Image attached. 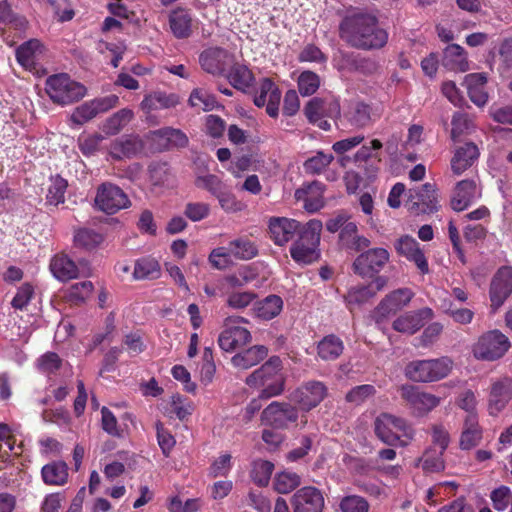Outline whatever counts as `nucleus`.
Wrapping results in <instances>:
<instances>
[{
    "instance_id": "1",
    "label": "nucleus",
    "mask_w": 512,
    "mask_h": 512,
    "mask_svg": "<svg viewBox=\"0 0 512 512\" xmlns=\"http://www.w3.org/2000/svg\"><path fill=\"white\" fill-rule=\"evenodd\" d=\"M339 36L349 46L361 50L381 49L387 44L388 33L380 27L375 15L351 10L339 24Z\"/></svg>"
},
{
    "instance_id": "2",
    "label": "nucleus",
    "mask_w": 512,
    "mask_h": 512,
    "mask_svg": "<svg viewBox=\"0 0 512 512\" xmlns=\"http://www.w3.org/2000/svg\"><path fill=\"white\" fill-rule=\"evenodd\" d=\"M282 363L279 357H272L259 369L246 378V384L254 388H262L260 399H269L280 395L284 390V377L281 374Z\"/></svg>"
},
{
    "instance_id": "3",
    "label": "nucleus",
    "mask_w": 512,
    "mask_h": 512,
    "mask_svg": "<svg viewBox=\"0 0 512 512\" xmlns=\"http://www.w3.org/2000/svg\"><path fill=\"white\" fill-rule=\"evenodd\" d=\"M322 222L312 219L301 229L298 240L290 249L291 257L298 263L310 264L319 258L318 246Z\"/></svg>"
},
{
    "instance_id": "4",
    "label": "nucleus",
    "mask_w": 512,
    "mask_h": 512,
    "mask_svg": "<svg viewBox=\"0 0 512 512\" xmlns=\"http://www.w3.org/2000/svg\"><path fill=\"white\" fill-rule=\"evenodd\" d=\"M375 433L388 445L407 446L415 436V430L404 419L383 413L375 420Z\"/></svg>"
},
{
    "instance_id": "5",
    "label": "nucleus",
    "mask_w": 512,
    "mask_h": 512,
    "mask_svg": "<svg viewBox=\"0 0 512 512\" xmlns=\"http://www.w3.org/2000/svg\"><path fill=\"white\" fill-rule=\"evenodd\" d=\"M45 90L49 98L60 105H68L79 101L86 95V88L64 73L48 77Z\"/></svg>"
},
{
    "instance_id": "6",
    "label": "nucleus",
    "mask_w": 512,
    "mask_h": 512,
    "mask_svg": "<svg viewBox=\"0 0 512 512\" xmlns=\"http://www.w3.org/2000/svg\"><path fill=\"white\" fill-rule=\"evenodd\" d=\"M511 348L509 338L500 330H489L481 334L472 346V354L477 360L496 361Z\"/></svg>"
},
{
    "instance_id": "7",
    "label": "nucleus",
    "mask_w": 512,
    "mask_h": 512,
    "mask_svg": "<svg viewBox=\"0 0 512 512\" xmlns=\"http://www.w3.org/2000/svg\"><path fill=\"white\" fill-rule=\"evenodd\" d=\"M451 368L452 361L448 357L415 360L406 366L405 375L415 382H433L445 378Z\"/></svg>"
},
{
    "instance_id": "8",
    "label": "nucleus",
    "mask_w": 512,
    "mask_h": 512,
    "mask_svg": "<svg viewBox=\"0 0 512 512\" xmlns=\"http://www.w3.org/2000/svg\"><path fill=\"white\" fill-rule=\"evenodd\" d=\"M94 202L100 211L109 215L128 208L131 204L127 194L119 186L110 182L98 186Z\"/></svg>"
},
{
    "instance_id": "9",
    "label": "nucleus",
    "mask_w": 512,
    "mask_h": 512,
    "mask_svg": "<svg viewBox=\"0 0 512 512\" xmlns=\"http://www.w3.org/2000/svg\"><path fill=\"white\" fill-rule=\"evenodd\" d=\"M328 395L327 386L317 380L303 383L290 395V400L299 406V409L308 412L317 407Z\"/></svg>"
},
{
    "instance_id": "10",
    "label": "nucleus",
    "mask_w": 512,
    "mask_h": 512,
    "mask_svg": "<svg viewBox=\"0 0 512 512\" xmlns=\"http://www.w3.org/2000/svg\"><path fill=\"white\" fill-rule=\"evenodd\" d=\"M389 260L390 253L385 248H370L356 257L352 268L362 277H372L378 274Z\"/></svg>"
},
{
    "instance_id": "11",
    "label": "nucleus",
    "mask_w": 512,
    "mask_h": 512,
    "mask_svg": "<svg viewBox=\"0 0 512 512\" xmlns=\"http://www.w3.org/2000/svg\"><path fill=\"white\" fill-rule=\"evenodd\" d=\"M298 408L288 402L273 401L261 414L262 421L276 429H286L297 422Z\"/></svg>"
},
{
    "instance_id": "12",
    "label": "nucleus",
    "mask_w": 512,
    "mask_h": 512,
    "mask_svg": "<svg viewBox=\"0 0 512 512\" xmlns=\"http://www.w3.org/2000/svg\"><path fill=\"white\" fill-rule=\"evenodd\" d=\"M512 400V377L501 376L491 380L488 390L487 410L489 415L498 416Z\"/></svg>"
},
{
    "instance_id": "13",
    "label": "nucleus",
    "mask_w": 512,
    "mask_h": 512,
    "mask_svg": "<svg viewBox=\"0 0 512 512\" xmlns=\"http://www.w3.org/2000/svg\"><path fill=\"white\" fill-rule=\"evenodd\" d=\"M400 395L406 401L413 413L418 416H424L436 408L441 399L431 393L422 391L419 387L413 385H402Z\"/></svg>"
},
{
    "instance_id": "14",
    "label": "nucleus",
    "mask_w": 512,
    "mask_h": 512,
    "mask_svg": "<svg viewBox=\"0 0 512 512\" xmlns=\"http://www.w3.org/2000/svg\"><path fill=\"white\" fill-rule=\"evenodd\" d=\"M238 322H244L241 317H229L225 320L224 330L218 337L220 348L226 352H231L237 348L243 347L251 340L250 332L237 325Z\"/></svg>"
},
{
    "instance_id": "15",
    "label": "nucleus",
    "mask_w": 512,
    "mask_h": 512,
    "mask_svg": "<svg viewBox=\"0 0 512 512\" xmlns=\"http://www.w3.org/2000/svg\"><path fill=\"white\" fill-rule=\"evenodd\" d=\"M118 100V96L112 94L86 101L74 109L70 116V120L76 125H83L95 118L97 115L114 108L117 105Z\"/></svg>"
},
{
    "instance_id": "16",
    "label": "nucleus",
    "mask_w": 512,
    "mask_h": 512,
    "mask_svg": "<svg viewBox=\"0 0 512 512\" xmlns=\"http://www.w3.org/2000/svg\"><path fill=\"white\" fill-rule=\"evenodd\" d=\"M291 505L293 512H322L325 500L318 488L304 486L293 494Z\"/></svg>"
},
{
    "instance_id": "17",
    "label": "nucleus",
    "mask_w": 512,
    "mask_h": 512,
    "mask_svg": "<svg viewBox=\"0 0 512 512\" xmlns=\"http://www.w3.org/2000/svg\"><path fill=\"white\" fill-rule=\"evenodd\" d=\"M199 63L206 73L221 76L233 63V56L223 48L210 47L200 54Z\"/></svg>"
},
{
    "instance_id": "18",
    "label": "nucleus",
    "mask_w": 512,
    "mask_h": 512,
    "mask_svg": "<svg viewBox=\"0 0 512 512\" xmlns=\"http://www.w3.org/2000/svg\"><path fill=\"white\" fill-rule=\"evenodd\" d=\"M512 293V267L498 269L490 285V300L493 310H497Z\"/></svg>"
},
{
    "instance_id": "19",
    "label": "nucleus",
    "mask_w": 512,
    "mask_h": 512,
    "mask_svg": "<svg viewBox=\"0 0 512 512\" xmlns=\"http://www.w3.org/2000/svg\"><path fill=\"white\" fill-rule=\"evenodd\" d=\"M394 248L400 256L413 262L422 274L429 272V265L424 252L413 237L409 235L401 236L395 241Z\"/></svg>"
},
{
    "instance_id": "20",
    "label": "nucleus",
    "mask_w": 512,
    "mask_h": 512,
    "mask_svg": "<svg viewBox=\"0 0 512 512\" xmlns=\"http://www.w3.org/2000/svg\"><path fill=\"white\" fill-rule=\"evenodd\" d=\"M409 209L416 213H431L437 210V197L434 186L426 183L417 189H410Z\"/></svg>"
},
{
    "instance_id": "21",
    "label": "nucleus",
    "mask_w": 512,
    "mask_h": 512,
    "mask_svg": "<svg viewBox=\"0 0 512 512\" xmlns=\"http://www.w3.org/2000/svg\"><path fill=\"white\" fill-rule=\"evenodd\" d=\"M281 92L273 81L265 78L261 81L258 91L254 97V104L257 107L266 106V112L270 117H277Z\"/></svg>"
},
{
    "instance_id": "22",
    "label": "nucleus",
    "mask_w": 512,
    "mask_h": 512,
    "mask_svg": "<svg viewBox=\"0 0 512 512\" xmlns=\"http://www.w3.org/2000/svg\"><path fill=\"white\" fill-rule=\"evenodd\" d=\"M300 222L285 217L271 218L269 221L270 237L276 245L282 246L289 242L295 233L301 231Z\"/></svg>"
},
{
    "instance_id": "23",
    "label": "nucleus",
    "mask_w": 512,
    "mask_h": 512,
    "mask_svg": "<svg viewBox=\"0 0 512 512\" xmlns=\"http://www.w3.org/2000/svg\"><path fill=\"white\" fill-rule=\"evenodd\" d=\"M481 189L474 180L460 181L451 199V207L455 211H463L481 198Z\"/></svg>"
},
{
    "instance_id": "24",
    "label": "nucleus",
    "mask_w": 512,
    "mask_h": 512,
    "mask_svg": "<svg viewBox=\"0 0 512 512\" xmlns=\"http://www.w3.org/2000/svg\"><path fill=\"white\" fill-rule=\"evenodd\" d=\"M323 192L324 185L319 181H313L297 189L295 191V198L297 201L303 202V207L306 211L314 213L324 205Z\"/></svg>"
},
{
    "instance_id": "25",
    "label": "nucleus",
    "mask_w": 512,
    "mask_h": 512,
    "mask_svg": "<svg viewBox=\"0 0 512 512\" xmlns=\"http://www.w3.org/2000/svg\"><path fill=\"white\" fill-rule=\"evenodd\" d=\"M304 113L311 123H316L325 117L337 118L340 116V104L336 100L328 102L315 97L306 104Z\"/></svg>"
},
{
    "instance_id": "26",
    "label": "nucleus",
    "mask_w": 512,
    "mask_h": 512,
    "mask_svg": "<svg viewBox=\"0 0 512 512\" xmlns=\"http://www.w3.org/2000/svg\"><path fill=\"white\" fill-rule=\"evenodd\" d=\"M433 317L430 308H422L399 316L393 322V328L400 333L414 334L424 325V321Z\"/></svg>"
},
{
    "instance_id": "27",
    "label": "nucleus",
    "mask_w": 512,
    "mask_h": 512,
    "mask_svg": "<svg viewBox=\"0 0 512 512\" xmlns=\"http://www.w3.org/2000/svg\"><path fill=\"white\" fill-rule=\"evenodd\" d=\"M44 52L45 47L38 39H30L17 48L16 59L23 68L32 71Z\"/></svg>"
},
{
    "instance_id": "28",
    "label": "nucleus",
    "mask_w": 512,
    "mask_h": 512,
    "mask_svg": "<svg viewBox=\"0 0 512 512\" xmlns=\"http://www.w3.org/2000/svg\"><path fill=\"white\" fill-rule=\"evenodd\" d=\"M478 157L479 149L472 142H467L464 145L457 147L451 159V169L453 173L456 175L462 174L473 165Z\"/></svg>"
},
{
    "instance_id": "29",
    "label": "nucleus",
    "mask_w": 512,
    "mask_h": 512,
    "mask_svg": "<svg viewBox=\"0 0 512 512\" xmlns=\"http://www.w3.org/2000/svg\"><path fill=\"white\" fill-rule=\"evenodd\" d=\"M442 65L453 72H466L470 69L467 53L458 44H449L443 50Z\"/></svg>"
},
{
    "instance_id": "30",
    "label": "nucleus",
    "mask_w": 512,
    "mask_h": 512,
    "mask_svg": "<svg viewBox=\"0 0 512 512\" xmlns=\"http://www.w3.org/2000/svg\"><path fill=\"white\" fill-rule=\"evenodd\" d=\"M180 103V98L175 93H166L163 91H155L144 97L140 106L146 114L161 109H170Z\"/></svg>"
},
{
    "instance_id": "31",
    "label": "nucleus",
    "mask_w": 512,
    "mask_h": 512,
    "mask_svg": "<svg viewBox=\"0 0 512 512\" xmlns=\"http://www.w3.org/2000/svg\"><path fill=\"white\" fill-rule=\"evenodd\" d=\"M486 83L487 77L484 73H471L464 78V85L470 100L479 107H483L488 101Z\"/></svg>"
},
{
    "instance_id": "32",
    "label": "nucleus",
    "mask_w": 512,
    "mask_h": 512,
    "mask_svg": "<svg viewBox=\"0 0 512 512\" xmlns=\"http://www.w3.org/2000/svg\"><path fill=\"white\" fill-rule=\"evenodd\" d=\"M267 354L268 350L265 346L255 345L234 355L231 362L235 368L247 370L263 361Z\"/></svg>"
},
{
    "instance_id": "33",
    "label": "nucleus",
    "mask_w": 512,
    "mask_h": 512,
    "mask_svg": "<svg viewBox=\"0 0 512 512\" xmlns=\"http://www.w3.org/2000/svg\"><path fill=\"white\" fill-rule=\"evenodd\" d=\"M50 270L54 277L60 281H68L79 276L78 266L65 254H58L53 257Z\"/></svg>"
},
{
    "instance_id": "34",
    "label": "nucleus",
    "mask_w": 512,
    "mask_h": 512,
    "mask_svg": "<svg viewBox=\"0 0 512 512\" xmlns=\"http://www.w3.org/2000/svg\"><path fill=\"white\" fill-rule=\"evenodd\" d=\"M283 309V300L278 295H269L253 305L255 316L262 320H271L277 317Z\"/></svg>"
},
{
    "instance_id": "35",
    "label": "nucleus",
    "mask_w": 512,
    "mask_h": 512,
    "mask_svg": "<svg viewBox=\"0 0 512 512\" xmlns=\"http://www.w3.org/2000/svg\"><path fill=\"white\" fill-rule=\"evenodd\" d=\"M482 438V430L478 423V417L473 414L466 416L463 424V431L460 436V448L470 450L477 446Z\"/></svg>"
},
{
    "instance_id": "36",
    "label": "nucleus",
    "mask_w": 512,
    "mask_h": 512,
    "mask_svg": "<svg viewBox=\"0 0 512 512\" xmlns=\"http://www.w3.org/2000/svg\"><path fill=\"white\" fill-rule=\"evenodd\" d=\"M169 25L177 38H187L192 31V17L188 10L177 8L169 15Z\"/></svg>"
},
{
    "instance_id": "37",
    "label": "nucleus",
    "mask_w": 512,
    "mask_h": 512,
    "mask_svg": "<svg viewBox=\"0 0 512 512\" xmlns=\"http://www.w3.org/2000/svg\"><path fill=\"white\" fill-rule=\"evenodd\" d=\"M413 296L409 289H398L387 295L377 307L378 312L385 316L408 304Z\"/></svg>"
},
{
    "instance_id": "38",
    "label": "nucleus",
    "mask_w": 512,
    "mask_h": 512,
    "mask_svg": "<svg viewBox=\"0 0 512 512\" xmlns=\"http://www.w3.org/2000/svg\"><path fill=\"white\" fill-rule=\"evenodd\" d=\"M343 350V341L334 334L325 336L317 345V354L324 361L336 360Z\"/></svg>"
},
{
    "instance_id": "39",
    "label": "nucleus",
    "mask_w": 512,
    "mask_h": 512,
    "mask_svg": "<svg viewBox=\"0 0 512 512\" xmlns=\"http://www.w3.org/2000/svg\"><path fill=\"white\" fill-rule=\"evenodd\" d=\"M41 474L46 484L62 486L68 480V466L63 461L52 462L42 467Z\"/></svg>"
},
{
    "instance_id": "40",
    "label": "nucleus",
    "mask_w": 512,
    "mask_h": 512,
    "mask_svg": "<svg viewBox=\"0 0 512 512\" xmlns=\"http://www.w3.org/2000/svg\"><path fill=\"white\" fill-rule=\"evenodd\" d=\"M139 149L138 141L130 136H123L113 141L109 148V154L114 159L132 157Z\"/></svg>"
},
{
    "instance_id": "41",
    "label": "nucleus",
    "mask_w": 512,
    "mask_h": 512,
    "mask_svg": "<svg viewBox=\"0 0 512 512\" xmlns=\"http://www.w3.org/2000/svg\"><path fill=\"white\" fill-rule=\"evenodd\" d=\"M160 276V265L151 257H143L135 262L133 278L135 280L156 279Z\"/></svg>"
},
{
    "instance_id": "42",
    "label": "nucleus",
    "mask_w": 512,
    "mask_h": 512,
    "mask_svg": "<svg viewBox=\"0 0 512 512\" xmlns=\"http://www.w3.org/2000/svg\"><path fill=\"white\" fill-rule=\"evenodd\" d=\"M133 116L132 110L121 109L106 119L102 125V130L107 135H115L133 119Z\"/></svg>"
},
{
    "instance_id": "43",
    "label": "nucleus",
    "mask_w": 512,
    "mask_h": 512,
    "mask_svg": "<svg viewBox=\"0 0 512 512\" xmlns=\"http://www.w3.org/2000/svg\"><path fill=\"white\" fill-rule=\"evenodd\" d=\"M228 80L236 89L246 91L252 85L254 76L246 65L235 64L229 72Z\"/></svg>"
},
{
    "instance_id": "44",
    "label": "nucleus",
    "mask_w": 512,
    "mask_h": 512,
    "mask_svg": "<svg viewBox=\"0 0 512 512\" xmlns=\"http://www.w3.org/2000/svg\"><path fill=\"white\" fill-rule=\"evenodd\" d=\"M229 253L237 259L249 260L258 254L257 246L247 238H238L228 244Z\"/></svg>"
},
{
    "instance_id": "45",
    "label": "nucleus",
    "mask_w": 512,
    "mask_h": 512,
    "mask_svg": "<svg viewBox=\"0 0 512 512\" xmlns=\"http://www.w3.org/2000/svg\"><path fill=\"white\" fill-rule=\"evenodd\" d=\"M417 465L420 466L425 472H440L445 468L443 452L434 448H428L425 450L422 457L419 458Z\"/></svg>"
},
{
    "instance_id": "46",
    "label": "nucleus",
    "mask_w": 512,
    "mask_h": 512,
    "mask_svg": "<svg viewBox=\"0 0 512 512\" xmlns=\"http://www.w3.org/2000/svg\"><path fill=\"white\" fill-rule=\"evenodd\" d=\"M349 121L358 128L369 126L374 121L371 107L363 102L354 103L349 112Z\"/></svg>"
},
{
    "instance_id": "47",
    "label": "nucleus",
    "mask_w": 512,
    "mask_h": 512,
    "mask_svg": "<svg viewBox=\"0 0 512 512\" xmlns=\"http://www.w3.org/2000/svg\"><path fill=\"white\" fill-rule=\"evenodd\" d=\"M273 470L274 464L272 462L257 459L252 463L250 476L258 486H266L269 483Z\"/></svg>"
},
{
    "instance_id": "48",
    "label": "nucleus",
    "mask_w": 512,
    "mask_h": 512,
    "mask_svg": "<svg viewBox=\"0 0 512 512\" xmlns=\"http://www.w3.org/2000/svg\"><path fill=\"white\" fill-rule=\"evenodd\" d=\"M300 484V476L292 471H283L276 474L273 482L274 489L281 494L290 493Z\"/></svg>"
},
{
    "instance_id": "49",
    "label": "nucleus",
    "mask_w": 512,
    "mask_h": 512,
    "mask_svg": "<svg viewBox=\"0 0 512 512\" xmlns=\"http://www.w3.org/2000/svg\"><path fill=\"white\" fill-rule=\"evenodd\" d=\"M333 159L334 156L331 153L318 151L315 155L305 160L303 167L307 174H320L330 165Z\"/></svg>"
},
{
    "instance_id": "50",
    "label": "nucleus",
    "mask_w": 512,
    "mask_h": 512,
    "mask_svg": "<svg viewBox=\"0 0 512 512\" xmlns=\"http://www.w3.org/2000/svg\"><path fill=\"white\" fill-rule=\"evenodd\" d=\"M103 239L102 234L88 228L79 229L74 234L75 245L86 250L96 248L103 242Z\"/></svg>"
},
{
    "instance_id": "51",
    "label": "nucleus",
    "mask_w": 512,
    "mask_h": 512,
    "mask_svg": "<svg viewBox=\"0 0 512 512\" xmlns=\"http://www.w3.org/2000/svg\"><path fill=\"white\" fill-rule=\"evenodd\" d=\"M188 102L191 107L199 108L203 111H211L217 106L215 96L203 88L192 90Z\"/></svg>"
},
{
    "instance_id": "52",
    "label": "nucleus",
    "mask_w": 512,
    "mask_h": 512,
    "mask_svg": "<svg viewBox=\"0 0 512 512\" xmlns=\"http://www.w3.org/2000/svg\"><path fill=\"white\" fill-rule=\"evenodd\" d=\"M374 297V291L369 285H358L351 287L345 296V301L350 310L353 306L361 305Z\"/></svg>"
},
{
    "instance_id": "53",
    "label": "nucleus",
    "mask_w": 512,
    "mask_h": 512,
    "mask_svg": "<svg viewBox=\"0 0 512 512\" xmlns=\"http://www.w3.org/2000/svg\"><path fill=\"white\" fill-rule=\"evenodd\" d=\"M220 208L226 213H238L243 211L245 205L242 201L225 187L216 197Z\"/></svg>"
},
{
    "instance_id": "54",
    "label": "nucleus",
    "mask_w": 512,
    "mask_h": 512,
    "mask_svg": "<svg viewBox=\"0 0 512 512\" xmlns=\"http://www.w3.org/2000/svg\"><path fill=\"white\" fill-rule=\"evenodd\" d=\"M320 84V77L312 71H304L298 77V90L302 96L313 95Z\"/></svg>"
},
{
    "instance_id": "55",
    "label": "nucleus",
    "mask_w": 512,
    "mask_h": 512,
    "mask_svg": "<svg viewBox=\"0 0 512 512\" xmlns=\"http://www.w3.org/2000/svg\"><path fill=\"white\" fill-rule=\"evenodd\" d=\"M194 183L196 187L208 191L214 197L226 187L224 182L214 174L199 175Z\"/></svg>"
},
{
    "instance_id": "56",
    "label": "nucleus",
    "mask_w": 512,
    "mask_h": 512,
    "mask_svg": "<svg viewBox=\"0 0 512 512\" xmlns=\"http://www.w3.org/2000/svg\"><path fill=\"white\" fill-rule=\"evenodd\" d=\"M67 181L59 176L52 179L46 196L47 202L51 205H59L65 200Z\"/></svg>"
},
{
    "instance_id": "57",
    "label": "nucleus",
    "mask_w": 512,
    "mask_h": 512,
    "mask_svg": "<svg viewBox=\"0 0 512 512\" xmlns=\"http://www.w3.org/2000/svg\"><path fill=\"white\" fill-rule=\"evenodd\" d=\"M341 512H369L368 501L359 495H348L343 497L339 503Z\"/></svg>"
},
{
    "instance_id": "58",
    "label": "nucleus",
    "mask_w": 512,
    "mask_h": 512,
    "mask_svg": "<svg viewBox=\"0 0 512 512\" xmlns=\"http://www.w3.org/2000/svg\"><path fill=\"white\" fill-rule=\"evenodd\" d=\"M156 135L165 139L172 147L184 148L189 142L187 135L183 131L171 127L158 130Z\"/></svg>"
},
{
    "instance_id": "59",
    "label": "nucleus",
    "mask_w": 512,
    "mask_h": 512,
    "mask_svg": "<svg viewBox=\"0 0 512 512\" xmlns=\"http://www.w3.org/2000/svg\"><path fill=\"white\" fill-rule=\"evenodd\" d=\"M93 288L91 281L75 283L68 289L67 298L72 303H82L90 297Z\"/></svg>"
},
{
    "instance_id": "60",
    "label": "nucleus",
    "mask_w": 512,
    "mask_h": 512,
    "mask_svg": "<svg viewBox=\"0 0 512 512\" xmlns=\"http://www.w3.org/2000/svg\"><path fill=\"white\" fill-rule=\"evenodd\" d=\"M211 207L205 202H188L185 205L184 215L192 222H199L210 215Z\"/></svg>"
},
{
    "instance_id": "61",
    "label": "nucleus",
    "mask_w": 512,
    "mask_h": 512,
    "mask_svg": "<svg viewBox=\"0 0 512 512\" xmlns=\"http://www.w3.org/2000/svg\"><path fill=\"white\" fill-rule=\"evenodd\" d=\"M451 125V138L453 141H457L461 135L473 128V123L463 113H455L452 117Z\"/></svg>"
},
{
    "instance_id": "62",
    "label": "nucleus",
    "mask_w": 512,
    "mask_h": 512,
    "mask_svg": "<svg viewBox=\"0 0 512 512\" xmlns=\"http://www.w3.org/2000/svg\"><path fill=\"white\" fill-rule=\"evenodd\" d=\"M375 392V387L370 384L356 386L346 394V400L347 402L359 405L373 396Z\"/></svg>"
},
{
    "instance_id": "63",
    "label": "nucleus",
    "mask_w": 512,
    "mask_h": 512,
    "mask_svg": "<svg viewBox=\"0 0 512 512\" xmlns=\"http://www.w3.org/2000/svg\"><path fill=\"white\" fill-rule=\"evenodd\" d=\"M231 459L229 453L219 455L210 466V475L214 478L227 476L232 468Z\"/></svg>"
},
{
    "instance_id": "64",
    "label": "nucleus",
    "mask_w": 512,
    "mask_h": 512,
    "mask_svg": "<svg viewBox=\"0 0 512 512\" xmlns=\"http://www.w3.org/2000/svg\"><path fill=\"white\" fill-rule=\"evenodd\" d=\"M62 360L54 352H47L37 360L38 369L46 374L54 373L61 366Z\"/></svg>"
}]
</instances>
